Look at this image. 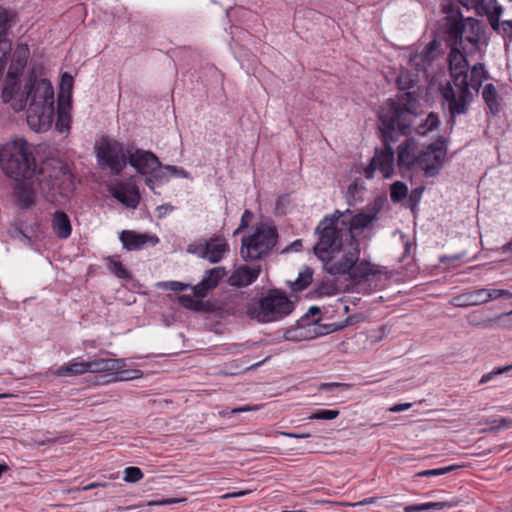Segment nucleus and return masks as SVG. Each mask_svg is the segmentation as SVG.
<instances>
[{
	"instance_id": "1",
	"label": "nucleus",
	"mask_w": 512,
	"mask_h": 512,
	"mask_svg": "<svg viewBox=\"0 0 512 512\" xmlns=\"http://www.w3.org/2000/svg\"><path fill=\"white\" fill-rule=\"evenodd\" d=\"M421 75L408 71L401 72L397 77V84L401 91L396 99H388L379 111V130L381 132L383 148L376 149L370 160H395L393 144L398 141V135H407L412 132V126L420 108L419 95L411 91L420 81Z\"/></svg>"
},
{
	"instance_id": "2",
	"label": "nucleus",
	"mask_w": 512,
	"mask_h": 512,
	"mask_svg": "<svg viewBox=\"0 0 512 512\" xmlns=\"http://www.w3.org/2000/svg\"><path fill=\"white\" fill-rule=\"evenodd\" d=\"M14 91V98L10 101L12 108L22 111L27 108V123L35 131L47 130L54 118V90L47 79H37L29 76L23 91Z\"/></svg>"
},
{
	"instance_id": "3",
	"label": "nucleus",
	"mask_w": 512,
	"mask_h": 512,
	"mask_svg": "<svg viewBox=\"0 0 512 512\" xmlns=\"http://www.w3.org/2000/svg\"><path fill=\"white\" fill-rule=\"evenodd\" d=\"M451 81L440 84L442 108L448 115V124L452 127L455 117L468 112L473 102V93L469 90V63L466 55L458 48H451L448 55Z\"/></svg>"
},
{
	"instance_id": "4",
	"label": "nucleus",
	"mask_w": 512,
	"mask_h": 512,
	"mask_svg": "<svg viewBox=\"0 0 512 512\" xmlns=\"http://www.w3.org/2000/svg\"><path fill=\"white\" fill-rule=\"evenodd\" d=\"M359 241L349 242L343 246V254L329 258L324 263L325 271L332 276L348 275L349 279L355 282L357 291L369 294L377 289L378 281L381 279L380 272L375 270L370 262L360 260Z\"/></svg>"
},
{
	"instance_id": "5",
	"label": "nucleus",
	"mask_w": 512,
	"mask_h": 512,
	"mask_svg": "<svg viewBox=\"0 0 512 512\" xmlns=\"http://www.w3.org/2000/svg\"><path fill=\"white\" fill-rule=\"evenodd\" d=\"M48 162H0L4 174L16 182L14 196L18 205L28 209L35 205V188L52 177L47 173L45 165Z\"/></svg>"
},
{
	"instance_id": "6",
	"label": "nucleus",
	"mask_w": 512,
	"mask_h": 512,
	"mask_svg": "<svg viewBox=\"0 0 512 512\" xmlns=\"http://www.w3.org/2000/svg\"><path fill=\"white\" fill-rule=\"evenodd\" d=\"M350 209L345 211L335 210L333 214L325 216L317 225L316 233L319 234L318 242L314 245L315 255L321 260L326 261L329 254L340 252L343 246L349 243L344 235V226H341V217H347Z\"/></svg>"
},
{
	"instance_id": "7",
	"label": "nucleus",
	"mask_w": 512,
	"mask_h": 512,
	"mask_svg": "<svg viewBox=\"0 0 512 512\" xmlns=\"http://www.w3.org/2000/svg\"><path fill=\"white\" fill-rule=\"evenodd\" d=\"M295 306L285 292L270 289L258 302L248 305L246 314L259 323L279 321L290 315Z\"/></svg>"
},
{
	"instance_id": "8",
	"label": "nucleus",
	"mask_w": 512,
	"mask_h": 512,
	"mask_svg": "<svg viewBox=\"0 0 512 512\" xmlns=\"http://www.w3.org/2000/svg\"><path fill=\"white\" fill-rule=\"evenodd\" d=\"M278 231L274 225L258 223L251 235L243 237L240 254L244 261L261 260L268 256L276 247Z\"/></svg>"
},
{
	"instance_id": "9",
	"label": "nucleus",
	"mask_w": 512,
	"mask_h": 512,
	"mask_svg": "<svg viewBox=\"0 0 512 512\" xmlns=\"http://www.w3.org/2000/svg\"><path fill=\"white\" fill-rule=\"evenodd\" d=\"M97 160H159L151 151L139 149L134 144L124 147L119 141L102 136L94 146Z\"/></svg>"
},
{
	"instance_id": "10",
	"label": "nucleus",
	"mask_w": 512,
	"mask_h": 512,
	"mask_svg": "<svg viewBox=\"0 0 512 512\" xmlns=\"http://www.w3.org/2000/svg\"><path fill=\"white\" fill-rule=\"evenodd\" d=\"M377 172L381 173L382 178H390L394 174V162H369L367 166L353 163L349 173L352 182L348 185L345 196L349 205H353L357 201V195L366 189L362 175L370 180L375 178Z\"/></svg>"
},
{
	"instance_id": "11",
	"label": "nucleus",
	"mask_w": 512,
	"mask_h": 512,
	"mask_svg": "<svg viewBox=\"0 0 512 512\" xmlns=\"http://www.w3.org/2000/svg\"><path fill=\"white\" fill-rule=\"evenodd\" d=\"M442 53L441 44L437 39L427 43L421 51L412 50L409 54V64L411 68L421 75L423 79L428 80L434 73V63Z\"/></svg>"
},
{
	"instance_id": "12",
	"label": "nucleus",
	"mask_w": 512,
	"mask_h": 512,
	"mask_svg": "<svg viewBox=\"0 0 512 512\" xmlns=\"http://www.w3.org/2000/svg\"><path fill=\"white\" fill-rule=\"evenodd\" d=\"M30 55L29 47L26 43H19L12 55L7 78L2 88V99L8 103L14 98V91L17 87V78L22 73L27 64Z\"/></svg>"
},
{
	"instance_id": "13",
	"label": "nucleus",
	"mask_w": 512,
	"mask_h": 512,
	"mask_svg": "<svg viewBox=\"0 0 512 512\" xmlns=\"http://www.w3.org/2000/svg\"><path fill=\"white\" fill-rule=\"evenodd\" d=\"M380 207L376 204L369 208V212L360 211L357 214H353L350 210V214L347 217H341V226H344V235H346L349 242L358 241L354 235L355 231H363L370 227L378 217Z\"/></svg>"
},
{
	"instance_id": "14",
	"label": "nucleus",
	"mask_w": 512,
	"mask_h": 512,
	"mask_svg": "<svg viewBox=\"0 0 512 512\" xmlns=\"http://www.w3.org/2000/svg\"><path fill=\"white\" fill-rule=\"evenodd\" d=\"M107 191L118 202L128 208L135 209L140 202V193L134 177L128 180H116L107 185Z\"/></svg>"
},
{
	"instance_id": "15",
	"label": "nucleus",
	"mask_w": 512,
	"mask_h": 512,
	"mask_svg": "<svg viewBox=\"0 0 512 512\" xmlns=\"http://www.w3.org/2000/svg\"><path fill=\"white\" fill-rule=\"evenodd\" d=\"M15 18L14 11L0 7V75L7 65L8 56L12 50V44L6 36L15 22Z\"/></svg>"
},
{
	"instance_id": "16",
	"label": "nucleus",
	"mask_w": 512,
	"mask_h": 512,
	"mask_svg": "<svg viewBox=\"0 0 512 512\" xmlns=\"http://www.w3.org/2000/svg\"><path fill=\"white\" fill-rule=\"evenodd\" d=\"M33 150L25 139L18 138L1 147L0 160H35Z\"/></svg>"
},
{
	"instance_id": "17",
	"label": "nucleus",
	"mask_w": 512,
	"mask_h": 512,
	"mask_svg": "<svg viewBox=\"0 0 512 512\" xmlns=\"http://www.w3.org/2000/svg\"><path fill=\"white\" fill-rule=\"evenodd\" d=\"M226 275L224 267H215L205 271L202 280L191 287L193 296L203 298L217 287L219 281Z\"/></svg>"
},
{
	"instance_id": "18",
	"label": "nucleus",
	"mask_w": 512,
	"mask_h": 512,
	"mask_svg": "<svg viewBox=\"0 0 512 512\" xmlns=\"http://www.w3.org/2000/svg\"><path fill=\"white\" fill-rule=\"evenodd\" d=\"M283 337L287 341H303L316 337L313 331L312 322H308L307 316H302L295 326H291L284 330Z\"/></svg>"
},
{
	"instance_id": "19",
	"label": "nucleus",
	"mask_w": 512,
	"mask_h": 512,
	"mask_svg": "<svg viewBox=\"0 0 512 512\" xmlns=\"http://www.w3.org/2000/svg\"><path fill=\"white\" fill-rule=\"evenodd\" d=\"M119 239L123 248L128 251L140 250L148 241H150L152 245L157 244L159 241L156 236L137 233L132 230H123L119 235Z\"/></svg>"
},
{
	"instance_id": "20",
	"label": "nucleus",
	"mask_w": 512,
	"mask_h": 512,
	"mask_svg": "<svg viewBox=\"0 0 512 512\" xmlns=\"http://www.w3.org/2000/svg\"><path fill=\"white\" fill-rule=\"evenodd\" d=\"M261 271V266H247L243 265L235 269L229 277V284L234 287L242 288L247 287L257 280Z\"/></svg>"
},
{
	"instance_id": "21",
	"label": "nucleus",
	"mask_w": 512,
	"mask_h": 512,
	"mask_svg": "<svg viewBox=\"0 0 512 512\" xmlns=\"http://www.w3.org/2000/svg\"><path fill=\"white\" fill-rule=\"evenodd\" d=\"M51 227L57 238L68 239L72 234L70 217L62 210H57L52 216Z\"/></svg>"
},
{
	"instance_id": "22",
	"label": "nucleus",
	"mask_w": 512,
	"mask_h": 512,
	"mask_svg": "<svg viewBox=\"0 0 512 512\" xmlns=\"http://www.w3.org/2000/svg\"><path fill=\"white\" fill-rule=\"evenodd\" d=\"M206 248L207 253L205 260H208L211 263L220 262L229 250V246L225 239L220 237H213L206 241Z\"/></svg>"
},
{
	"instance_id": "23",
	"label": "nucleus",
	"mask_w": 512,
	"mask_h": 512,
	"mask_svg": "<svg viewBox=\"0 0 512 512\" xmlns=\"http://www.w3.org/2000/svg\"><path fill=\"white\" fill-rule=\"evenodd\" d=\"M87 362L90 373L119 372L124 366L123 360L112 358H96Z\"/></svg>"
},
{
	"instance_id": "24",
	"label": "nucleus",
	"mask_w": 512,
	"mask_h": 512,
	"mask_svg": "<svg viewBox=\"0 0 512 512\" xmlns=\"http://www.w3.org/2000/svg\"><path fill=\"white\" fill-rule=\"evenodd\" d=\"M447 33L454 44H462L466 23L460 14L446 17Z\"/></svg>"
},
{
	"instance_id": "25",
	"label": "nucleus",
	"mask_w": 512,
	"mask_h": 512,
	"mask_svg": "<svg viewBox=\"0 0 512 512\" xmlns=\"http://www.w3.org/2000/svg\"><path fill=\"white\" fill-rule=\"evenodd\" d=\"M450 304L460 308L484 304L482 288L454 296Z\"/></svg>"
},
{
	"instance_id": "26",
	"label": "nucleus",
	"mask_w": 512,
	"mask_h": 512,
	"mask_svg": "<svg viewBox=\"0 0 512 512\" xmlns=\"http://www.w3.org/2000/svg\"><path fill=\"white\" fill-rule=\"evenodd\" d=\"M71 108V103L67 99H64L63 96H61L58 99V105H57V121H56V128L59 132H63L65 130H68L70 128V114L69 110Z\"/></svg>"
},
{
	"instance_id": "27",
	"label": "nucleus",
	"mask_w": 512,
	"mask_h": 512,
	"mask_svg": "<svg viewBox=\"0 0 512 512\" xmlns=\"http://www.w3.org/2000/svg\"><path fill=\"white\" fill-rule=\"evenodd\" d=\"M490 77L488 71L485 69L483 63L478 62L471 68L469 76V90L473 89L476 93L479 92L482 87L483 81Z\"/></svg>"
},
{
	"instance_id": "28",
	"label": "nucleus",
	"mask_w": 512,
	"mask_h": 512,
	"mask_svg": "<svg viewBox=\"0 0 512 512\" xmlns=\"http://www.w3.org/2000/svg\"><path fill=\"white\" fill-rule=\"evenodd\" d=\"M399 168L413 169L416 164H421L425 177H435L443 169L444 162H397Z\"/></svg>"
},
{
	"instance_id": "29",
	"label": "nucleus",
	"mask_w": 512,
	"mask_h": 512,
	"mask_svg": "<svg viewBox=\"0 0 512 512\" xmlns=\"http://www.w3.org/2000/svg\"><path fill=\"white\" fill-rule=\"evenodd\" d=\"M482 97L489 107L491 113L496 115L500 110V104L498 102V93L495 86L492 83L486 84L482 91Z\"/></svg>"
},
{
	"instance_id": "30",
	"label": "nucleus",
	"mask_w": 512,
	"mask_h": 512,
	"mask_svg": "<svg viewBox=\"0 0 512 512\" xmlns=\"http://www.w3.org/2000/svg\"><path fill=\"white\" fill-rule=\"evenodd\" d=\"M440 124L438 114L430 112L425 119L417 123L415 132L419 135H426L428 132L436 129Z\"/></svg>"
},
{
	"instance_id": "31",
	"label": "nucleus",
	"mask_w": 512,
	"mask_h": 512,
	"mask_svg": "<svg viewBox=\"0 0 512 512\" xmlns=\"http://www.w3.org/2000/svg\"><path fill=\"white\" fill-rule=\"evenodd\" d=\"M102 164V167H109L114 174H119L123 167L127 164L133 166L136 171L140 174H144L146 172V168L148 167L149 162H99Z\"/></svg>"
},
{
	"instance_id": "32",
	"label": "nucleus",
	"mask_w": 512,
	"mask_h": 512,
	"mask_svg": "<svg viewBox=\"0 0 512 512\" xmlns=\"http://www.w3.org/2000/svg\"><path fill=\"white\" fill-rule=\"evenodd\" d=\"M467 322L471 326H480L483 328H492L497 326L496 316L485 318L481 311H473L467 316Z\"/></svg>"
},
{
	"instance_id": "33",
	"label": "nucleus",
	"mask_w": 512,
	"mask_h": 512,
	"mask_svg": "<svg viewBox=\"0 0 512 512\" xmlns=\"http://www.w3.org/2000/svg\"><path fill=\"white\" fill-rule=\"evenodd\" d=\"M88 372V362H72L66 366H62L58 370V374L62 376L81 375Z\"/></svg>"
},
{
	"instance_id": "34",
	"label": "nucleus",
	"mask_w": 512,
	"mask_h": 512,
	"mask_svg": "<svg viewBox=\"0 0 512 512\" xmlns=\"http://www.w3.org/2000/svg\"><path fill=\"white\" fill-rule=\"evenodd\" d=\"M178 301L186 309L197 312L208 311L207 304L205 302L194 299L190 295H181L179 296Z\"/></svg>"
},
{
	"instance_id": "35",
	"label": "nucleus",
	"mask_w": 512,
	"mask_h": 512,
	"mask_svg": "<svg viewBox=\"0 0 512 512\" xmlns=\"http://www.w3.org/2000/svg\"><path fill=\"white\" fill-rule=\"evenodd\" d=\"M107 267L109 271L116 277L123 280H131L132 276L130 272L123 266L120 261H116L111 257L107 258Z\"/></svg>"
},
{
	"instance_id": "36",
	"label": "nucleus",
	"mask_w": 512,
	"mask_h": 512,
	"mask_svg": "<svg viewBox=\"0 0 512 512\" xmlns=\"http://www.w3.org/2000/svg\"><path fill=\"white\" fill-rule=\"evenodd\" d=\"M408 187L401 181H396L390 186V198L393 203H400L408 195Z\"/></svg>"
},
{
	"instance_id": "37",
	"label": "nucleus",
	"mask_w": 512,
	"mask_h": 512,
	"mask_svg": "<svg viewBox=\"0 0 512 512\" xmlns=\"http://www.w3.org/2000/svg\"><path fill=\"white\" fill-rule=\"evenodd\" d=\"M313 270L306 268L303 272H300L298 278L292 284L293 291H302L307 288L312 282Z\"/></svg>"
},
{
	"instance_id": "38",
	"label": "nucleus",
	"mask_w": 512,
	"mask_h": 512,
	"mask_svg": "<svg viewBox=\"0 0 512 512\" xmlns=\"http://www.w3.org/2000/svg\"><path fill=\"white\" fill-rule=\"evenodd\" d=\"M73 83H74V80L70 74L64 73L62 75L58 99L61 96H63L64 99H67L69 101V103H71V93H72Z\"/></svg>"
},
{
	"instance_id": "39",
	"label": "nucleus",
	"mask_w": 512,
	"mask_h": 512,
	"mask_svg": "<svg viewBox=\"0 0 512 512\" xmlns=\"http://www.w3.org/2000/svg\"><path fill=\"white\" fill-rule=\"evenodd\" d=\"M482 292H483L484 304L489 301H492V300H497L499 298H506V299L512 298V292H510L509 290H506V289L482 288Z\"/></svg>"
},
{
	"instance_id": "40",
	"label": "nucleus",
	"mask_w": 512,
	"mask_h": 512,
	"mask_svg": "<svg viewBox=\"0 0 512 512\" xmlns=\"http://www.w3.org/2000/svg\"><path fill=\"white\" fill-rule=\"evenodd\" d=\"M425 188L424 186L416 187L412 189L410 193H408V207L410 208L411 212L415 214L417 207L421 201L422 194L424 192Z\"/></svg>"
},
{
	"instance_id": "41",
	"label": "nucleus",
	"mask_w": 512,
	"mask_h": 512,
	"mask_svg": "<svg viewBox=\"0 0 512 512\" xmlns=\"http://www.w3.org/2000/svg\"><path fill=\"white\" fill-rule=\"evenodd\" d=\"M490 427L484 429V432L494 433L502 429H507L512 427V418L501 417L498 419H493L490 422Z\"/></svg>"
},
{
	"instance_id": "42",
	"label": "nucleus",
	"mask_w": 512,
	"mask_h": 512,
	"mask_svg": "<svg viewBox=\"0 0 512 512\" xmlns=\"http://www.w3.org/2000/svg\"><path fill=\"white\" fill-rule=\"evenodd\" d=\"M340 414L339 410H332V409H318L315 412H313L308 419H315V420H333L337 418Z\"/></svg>"
},
{
	"instance_id": "43",
	"label": "nucleus",
	"mask_w": 512,
	"mask_h": 512,
	"mask_svg": "<svg viewBox=\"0 0 512 512\" xmlns=\"http://www.w3.org/2000/svg\"><path fill=\"white\" fill-rule=\"evenodd\" d=\"M459 465H450L446 467L436 468V469H429V470H423L417 474L419 477H432V476H440L447 473H450L456 469H458Z\"/></svg>"
},
{
	"instance_id": "44",
	"label": "nucleus",
	"mask_w": 512,
	"mask_h": 512,
	"mask_svg": "<svg viewBox=\"0 0 512 512\" xmlns=\"http://www.w3.org/2000/svg\"><path fill=\"white\" fill-rule=\"evenodd\" d=\"M510 371H512V364L506 365V366H503V367H496L491 372L484 374L481 377L479 383L480 384H485V383L491 381L496 376L503 375V374L508 375V373Z\"/></svg>"
},
{
	"instance_id": "45",
	"label": "nucleus",
	"mask_w": 512,
	"mask_h": 512,
	"mask_svg": "<svg viewBox=\"0 0 512 512\" xmlns=\"http://www.w3.org/2000/svg\"><path fill=\"white\" fill-rule=\"evenodd\" d=\"M124 472V481L128 483H136L144 477L141 469L136 466H129L125 469Z\"/></svg>"
},
{
	"instance_id": "46",
	"label": "nucleus",
	"mask_w": 512,
	"mask_h": 512,
	"mask_svg": "<svg viewBox=\"0 0 512 512\" xmlns=\"http://www.w3.org/2000/svg\"><path fill=\"white\" fill-rule=\"evenodd\" d=\"M318 322L319 320L312 321L313 331L316 332V337L329 334L337 329L336 324L334 323L321 325Z\"/></svg>"
},
{
	"instance_id": "47",
	"label": "nucleus",
	"mask_w": 512,
	"mask_h": 512,
	"mask_svg": "<svg viewBox=\"0 0 512 512\" xmlns=\"http://www.w3.org/2000/svg\"><path fill=\"white\" fill-rule=\"evenodd\" d=\"M446 148V141L444 138L439 139L437 142L432 143L429 146V149L434 154L432 160L437 161L441 160L443 157V151Z\"/></svg>"
},
{
	"instance_id": "48",
	"label": "nucleus",
	"mask_w": 512,
	"mask_h": 512,
	"mask_svg": "<svg viewBox=\"0 0 512 512\" xmlns=\"http://www.w3.org/2000/svg\"><path fill=\"white\" fill-rule=\"evenodd\" d=\"M351 388L350 384L347 383H338V382H327L321 383L319 385V389L326 392H333L336 389H340L343 391L349 390Z\"/></svg>"
},
{
	"instance_id": "49",
	"label": "nucleus",
	"mask_w": 512,
	"mask_h": 512,
	"mask_svg": "<svg viewBox=\"0 0 512 512\" xmlns=\"http://www.w3.org/2000/svg\"><path fill=\"white\" fill-rule=\"evenodd\" d=\"M187 251L189 253L197 255L199 258L206 259V253H207L206 241L204 243L190 244L188 246Z\"/></svg>"
},
{
	"instance_id": "50",
	"label": "nucleus",
	"mask_w": 512,
	"mask_h": 512,
	"mask_svg": "<svg viewBox=\"0 0 512 512\" xmlns=\"http://www.w3.org/2000/svg\"><path fill=\"white\" fill-rule=\"evenodd\" d=\"M497 326L512 329V310L508 313H502L496 316Z\"/></svg>"
},
{
	"instance_id": "51",
	"label": "nucleus",
	"mask_w": 512,
	"mask_h": 512,
	"mask_svg": "<svg viewBox=\"0 0 512 512\" xmlns=\"http://www.w3.org/2000/svg\"><path fill=\"white\" fill-rule=\"evenodd\" d=\"M410 143L408 140H405L397 147V159L399 161L405 160L410 155Z\"/></svg>"
},
{
	"instance_id": "52",
	"label": "nucleus",
	"mask_w": 512,
	"mask_h": 512,
	"mask_svg": "<svg viewBox=\"0 0 512 512\" xmlns=\"http://www.w3.org/2000/svg\"><path fill=\"white\" fill-rule=\"evenodd\" d=\"M162 287L174 292H181L187 289L188 285L179 281H167L162 283Z\"/></svg>"
},
{
	"instance_id": "53",
	"label": "nucleus",
	"mask_w": 512,
	"mask_h": 512,
	"mask_svg": "<svg viewBox=\"0 0 512 512\" xmlns=\"http://www.w3.org/2000/svg\"><path fill=\"white\" fill-rule=\"evenodd\" d=\"M504 38L512 42V20H504L501 22V32Z\"/></svg>"
},
{
	"instance_id": "54",
	"label": "nucleus",
	"mask_w": 512,
	"mask_h": 512,
	"mask_svg": "<svg viewBox=\"0 0 512 512\" xmlns=\"http://www.w3.org/2000/svg\"><path fill=\"white\" fill-rule=\"evenodd\" d=\"M253 218V213L250 210H245L241 217V223L238 229L235 231V233H239L241 230L248 227L249 222Z\"/></svg>"
},
{
	"instance_id": "55",
	"label": "nucleus",
	"mask_w": 512,
	"mask_h": 512,
	"mask_svg": "<svg viewBox=\"0 0 512 512\" xmlns=\"http://www.w3.org/2000/svg\"><path fill=\"white\" fill-rule=\"evenodd\" d=\"M446 507H451L450 504L446 502H428L423 504V510H442Z\"/></svg>"
},
{
	"instance_id": "56",
	"label": "nucleus",
	"mask_w": 512,
	"mask_h": 512,
	"mask_svg": "<svg viewBox=\"0 0 512 512\" xmlns=\"http://www.w3.org/2000/svg\"><path fill=\"white\" fill-rule=\"evenodd\" d=\"M489 24L491 28L497 33L501 32V22L499 17H493L491 15H487Z\"/></svg>"
},
{
	"instance_id": "57",
	"label": "nucleus",
	"mask_w": 512,
	"mask_h": 512,
	"mask_svg": "<svg viewBox=\"0 0 512 512\" xmlns=\"http://www.w3.org/2000/svg\"><path fill=\"white\" fill-rule=\"evenodd\" d=\"M301 248H302V240L297 239L294 242H292L289 246H287L282 252L283 253H286L288 251L298 252L301 250Z\"/></svg>"
},
{
	"instance_id": "58",
	"label": "nucleus",
	"mask_w": 512,
	"mask_h": 512,
	"mask_svg": "<svg viewBox=\"0 0 512 512\" xmlns=\"http://www.w3.org/2000/svg\"><path fill=\"white\" fill-rule=\"evenodd\" d=\"M320 314V308L317 307V306H312L309 308V310L307 311L306 314H304L303 316H307L308 317V322H312L313 320H316L314 318V316Z\"/></svg>"
},
{
	"instance_id": "59",
	"label": "nucleus",
	"mask_w": 512,
	"mask_h": 512,
	"mask_svg": "<svg viewBox=\"0 0 512 512\" xmlns=\"http://www.w3.org/2000/svg\"><path fill=\"white\" fill-rule=\"evenodd\" d=\"M256 409H257V406L244 405V406H241V407L233 408L230 411V414H237V413H242V412H248V411H252V410H256Z\"/></svg>"
},
{
	"instance_id": "60",
	"label": "nucleus",
	"mask_w": 512,
	"mask_h": 512,
	"mask_svg": "<svg viewBox=\"0 0 512 512\" xmlns=\"http://www.w3.org/2000/svg\"><path fill=\"white\" fill-rule=\"evenodd\" d=\"M503 13V7L501 5H498L496 2L492 7V10L487 13V15H491L493 17H501Z\"/></svg>"
},
{
	"instance_id": "61",
	"label": "nucleus",
	"mask_w": 512,
	"mask_h": 512,
	"mask_svg": "<svg viewBox=\"0 0 512 512\" xmlns=\"http://www.w3.org/2000/svg\"><path fill=\"white\" fill-rule=\"evenodd\" d=\"M411 406V403L396 404L390 410L392 412H402L408 410Z\"/></svg>"
},
{
	"instance_id": "62",
	"label": "nucleus",
	"mask_w": 512,
	"mask_h": 512,
	"mask_svg": "<svg viewBox=\"0 0 512 512\" xmlns=\"http://www.w3.org/2000/svg\"><path fill=\"white\" fill-rule=\"evenodd\" d=\"M377 499H378L377 497L365 498V499H363L361 501L353 503L352 506H363V505L374 504V503H376Z\"/></svg>"
},
{
	"instance_id": "63",
	"label": "nucleus",
	"mask_w": 512,
	"mask_h": 512,
	"mask_svg": "<svg viewBox=\"0 0 512 512\" xmlns=\"http://www.w3.org/2000/svg\"><path fill=\"white\" fill-rule=\"evenodd\" d=\"M405 512H420L423 510V504H417V505H407L404 507Z\"/></svg>"
},
{
	"instance_id": "64",
	"label": "nucleus",
	"mask_w": 512,
	"mask_h": 512,
	"mask_svg": "<svg viewBox=\"0 0 512 512\" xmlns=\"http://www.w3.org/2000/svg\"><path fill=\"white\" fill-rule=\"evenodd\" d=\"M174 207L171 204H164L158 207L159 215L162 216L168 212L173 211Z\"/></svg>"
}]
</instances>
